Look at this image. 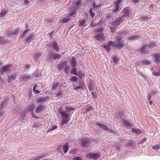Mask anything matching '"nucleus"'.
<instances>
[{
  "label": "nucleus",
  "instance_id": "1",
  "mask_svg": "<svg viewBox=\"0 0 160 160\" xmlns=\"http://www.w3.org/2000/svg\"><path fill=\"white\" fill-rule=\"evenodd\" d=\"M156 46L154 43H151L148 44H146L144 46H142L139 50L135 52V54L137 55H139V53L141 54L144 55L148 53L149 52L152 51V49Z\"/></svg>",
  "mask_w": 160,
  "mask_h": 160
},
{
  "label": "nucleus",
  "instance_id": "2",
  "mask_svg": "<svg viewBox=\"0 0 160 160\" xmlns=\"http://www.w3.org/2000/svg\"><path fill=\"white\" fill-rule=\"evenodd\" d=\"M70 14L66 17L63 18L61 20V22L62 23H65L68 22L70 20L72 19V18L75 17L76 13V8L73 7L70 9Z\"/></svg>",
  "mask_w": 160,
  "mask_h": 160
},
{
  "label": "nucleus",
  "instance_id": "3",
  "mask_svg": "<svg viewBox=\"0 0 160 160\" xmlns=\"http://www.w3.org/2000/svg\"><path fill=\"white\" fill-rule=\"evenodd\" d=\"M57 67L59 71L64 69L66 74L68 75L69 74V66L68 65L66 61H64L60 63L58 65Z\"/></svg>",
  "mask_w": 160,
  "mask_h": 160
},
{
  "label": "nucleus",
  "instance_id": "4",
  "mask_svg": "<svg viewBox=\"0 0 160 160\" xmlns=\"http://www.w3.org/2000/svg\"><path fill=\"white\" fill-rule=\"evenodd\" d=\"M18 29L8 30L5 32V34L7 37H15L18 36Z\"/></svg>",
  "mask_w": 160,
  "mask_h": 160
},
{
  "label": "nucleus",
  "instance_id": "5",
  "mask_svg": "<svg viewBox=\"0 0 160 160\" xmlns=\"http://www.w3.org/2000/svg\"><path fill=\"white\" fill-rule=\"evenodd\" d=\"M62 119V125L67 124L70 120L69 114L65 111H62L60 112Z\"/></svg>",
  "mask_w": 160,
  "mask_h": 160
},
{
  "label": "nucleus",
  "instance_id": "6",
  "mask_svg": "<svg viewBox=\"0 0 160 160\" xmlns=\"http://www.w3.org/2000/svg\"><path fill=\"white\" fill-rule=\"evenodd\" d=\"M61 57V55L58 53L52 52L48 55L47 60L49 61H52L54 59H59Z\"/></svg>",
  "mask_w": 160,
  "mask_h": 160
},
{
  "label": "nucleus",
  "instance_id": "7",
  "mask_svg": "<svg viewBox=\"0 0 160 160\" xmlns=\"http://www.w3.org/2000/svg\"><path fill=\"white\" fill-rule=\"evenodd\" d=\"M122 0H117L114 2L115 5L113 6L112 12L113 13H118L121 9L120 3Z\"/></svg>",
  "mask_w": 160,
  "mask_h": 160
},
{
  "label": "nucleus",
  "instance_id": "8",
  "mask_svg": "<svg viewBox=\"0 0 160 160\" xmlns=\"http://www.w3.org/2000/svg\"><path fill=\"white\" fill-rule=\"evenodd\" d=\"M97 125L99 126V128L104 131H106L108 132L110 134L112 135L116 134V132L112 130L109 129V128L106 125L100 123H98Z\"/></svg>",
  "mask_w": 160,
  "mask_h": 160
},
{
  "label": "nucleus",
  "instance_id": "9",
  "mask_svg": "<svg viewBox=\"0 0 160 160\" xmlns=\"http://www.w3.org/2000/svg\"><path fill=\"white\" fill-rule=\"evenodd\" d=\"M90 145V140L88 138H82L81 140V145L83 148L88 147Z\"/></svg>",
  "mask_w": 160,
  "mask_h": 160
},
{
  "label": "nucleus",
  "instance_id": "10",
  "mask_svg": "<svg viewBox=\"0 0 160 160\" xmlns=\"http://www.w3.org/2000/svg\"><path fill=\"white\" fill-rule=\"evenodd\" d=\"M94 37L96 40L100 42L103 41L105 39L104 33H101L96 34Z\"/></svg>",
  "mask_w": 160,
  "mask_h": 160
},
{
  "label": "nucleus",
  "instance_id": "11",
  "mask_svg": "<svg viewBox=\"0 0 160 160\" xmlns=\"http://www.w3.org/2000/svg\"><path fill=\"white\" fill-rule=\"evenodd\" d=\"M13 64H10L2 67L0 69V73L1 75L4 72H7L9 70V68H12Z\"/></svg>",
  "mask_w": 160,
  "mask_h": 160
},
{
  "label": "nucleus",
  "instance_id": "12",
  "mask_svg": "<svg viewBox=\"0 0 160 160\" xmlns=\"http://www.w3.org/2000/svg\"><path fill=\"white\" fill-rule=\"evenodd\" d=\"M129 15V11L128 8H124L119 14L120 18H128Z\"/></svg>",
  "mask_w": 160,
  "mask_h": 160
},
{
  "label": "nucleus",
  "instance_id": "13",
  "mask_svg": "<svg viewBox=\"0 0 160 160\" xmlns=\"http://www.w3.org/2000/svg\"><path fill=\"white\" fill-rule=\"evenodd\" d=\"M50 49H52L56 52H59L60 50L59 48L57 42H53L49 44L48 46Z\"/></svg>",
  "mask_w": 160,
  "mask_h": 160
},
{
  "label": "nucleus",
  "instance_id": "14",
  "mask_svg": "<svg viewBox=\"0 0 160 160\" xmlns=\"http://www.w3.org/2000/svg\"><path fill=\"white\" fill-rule=\"evenodd\" d=\"M154 62L157 64H160V53H155L153 55Z\"/></svg>",
  "mask_w": 160,
  "mask_h": 160
},
{
  "label": "nucleus",
  "instance_id": "15",
  "mask_svg": "<svg viewBox=\"0 0 160 160\" xmlns=\"http://www.w3.org/2000/svg\"><path fill=\"white\" fill-rule=\"evenodd\" d=\"M99 155L97 153L87 154V157L90 159H96L99 158Z\"/></svg>",
  "mask_w": 160,
  "mask_h": 160
},
{
  "label": "nucleus",
  "instance_id": "16",
  "mask_svg": "<svg viewBox=\"0 0 160 160\" xmlns=\"http://www.w3.org/2000/svg\"><path fill=\"white\" fill-rule=\"evenodd\" d=\"M122 21V19L121 18H117L114 21L112 22V25L114 27L118 26Z\"/></svg>",
  "mask_w": 160,
  "mask_h": 160
},
{
  "label": "nucleus",
  "instance_id": "17",
  "mask_svg": "<svg viewBox=\"0 0 160 160\" xmlns=\"http://www.w3.org/2000/svg\"><path fill=\"white\" fill-rule=\"evenodd\" d=\"M95 86V83L93 82V81L91 79L90 80L88 83V88L89 91L92 92L94 89Z\"/></svg>",
  "mask_w": 160,
  "mask_h": 160
},
{
  "label": "nucleus",
  "instance_id": "18",
  "mask_svg": "<svg viewBox=\"0 0 160 160\" xmlns=\"http://www.w3.org/2000/svg\"><path fill=\"white\" fill-rule=\"evenodd\" d=\"M48 99V97H40L36 101L37 103H40V104H42L47 100Z\"/></svg>",
  "mask_w": 160,
  "mask_h": 160
},
{
  "label": "nucleus",
  "instance_id": "19",
  "mask_svg": "<svg viewBox=\"0 0 160 160\" xmlns=\"http://www.w3.org/2000/svg\"><path fill=\"white\" fill-rule=\"evenodd\" d=\"M125 112L123 111H119L118 112L115 113L116 116L118 118H121L123 117Z\"/></svg>",
  "mask_w": 160,
  "mask_h": 160
},
{
  "label": "nucleus",
  "instance_id": "20",
  "mask_svg": "<svg viewBox=\"0 0 160 160\" xmlns=\"http://www.w3.org/2000/svg\"><path fill=\"white\" fill-rule=\"evenodd\" d=\"M45 107L43 105H40L35 109V113H39L44 110L45 109Z\"/></svg>",
  "mask_w": 160,
  "mask_h": 160
},
{
  "label": "nucleus",
  "instance_id": "21",
  "mask_svg": "<svg viewBox=\"0 0 160 160\" xmlns=\"http://www.w3.org/2000/svg\"><path fill=\"white\" fill-rule=\"evenodd\" d=\"M16 74L14 73H13L8 76V82H12L13 80H15L16 79Z\"/></svg>",
  "mask_w": 160,
  "mask_h": 160
},
{
  "label": "nucleus",
  "instance_id": "22",
  "mask_svg": "<svg viewBox=\"0 0 160 160\" xmlns=\"http://www.w3.org/2000/svg\"><path fill=\"white\" fill-rule=\"evenodd\" d=\"M70 63L72 67H75L77 64V62L75 58L73 57L71 59Z\"/></svg>",
  "mask_w": 160,
  "mask_h": 160
},
{
  "label": "nucleus",
  "instance_id": "23",
  "mask_svg": "<svg viewBox=\"0 0 160 160\" xmlns=\"http://www.w3.org/2000/svg\"><path fill=\"white\" fill-rule=\"evenodd\" d=\"M130 121L129 120H124L122 121V123L124 126L129 128L132 127Z\"/></svg>",
  "mask_w": 160,
  "mask_h": 160
},
{
  "label": "nucleus",
  "instance_id": "24",
  "mask_svg": "<svg viewBox=\"0 0 160 160\" xmlns=\"http://www.w3.org/2000/svg\"><path fill=\"white\" fill-rule=\"evenodd\" d=\"M63 150L64 153H66L68 152L69 147L68 144V143H66L65 144L63 145L62 146Z\"/></svg>",
  "mask_w": 160,
  "mask_h": 160
},
{
  "label": "nucleus",
  "instance_id": "25",
  "mask_svg": "<svg viewBox=\"0 0 160 160\" xmlns=\"http://www.w3.org/2000/svg\"><path fill=\"white\" fill-rule=\"evenodd\" d=\"M104 30V28L101 27L99 28H97L94 30V32H95L96 34H99L101 33H103Z\"/></svg>",
  "mask_w": 160,
  "mask_h": 160
},
{
  "label": "nucleus",
  "instance_id": "26",
  "mask_svg": "<svg viewBox=\"0 0 160 160\" xmlns=\"http://www.w3.org/2000/svg\"><path fill=\"white\" fill-rule=\"evenodd\" d=\"M142 65H148L151 64V62L146 59H144L140 61Z\"/></svg>",
  "mask_w": 160,
  "mask_h": 160
},
{
  "label": "nucleus",
  "instance_id": "27",
  "mask_svg": "<svg viewBox=\"0 0 160 160\" xmlns=\"http://www.w3.org/2000/svg\"><path fill=\"white\" fill-rule=\"evenodd\" d=\"M34 35L33 34H31L27 38L26 40V42L29 44L30 42H31L32 40L34 39Z\"/></svg>",
  "mask_w": 160,
  "mask_h": 160
},
{
  "label": "nucleus",
  "instance_id": "28",
  "mask_svg": "<svg viewBox=\"0 0 160 160\" xmlns=\"http://www.w3.org/2000/svg\"><path fill=\"white\" fill-rule=\"evenodd\" d=\"M139 38V37L138 36L135 35H133L132 36H130L129 38L128 39V40H130L129 41H134L135 40H136Z\"/></svg>",
  "mask_w": 160,
  "mask_h": 160
},
{
  "label": "nucleus",
  "instance_id": "29",
  "mask_svg": "<svg viewBox=\"0 0 160 160\" xmlns=\"http://www.w3.org/2000/svg\"><path fill=\"white\" fill-rule=\"evenodd\" d=\"M30 29H26V30H25L24 31V32L23 33H21L20 34V36H19L20 38H23L25 37V36L27 34V33H28V31H30Z\"/></svg>",
  "mask_w": 160,
  "mask_h": 160
},
{
  "label": "nucleus",
  "instance_id": "30",
  "mask_svg": "<svg viewBox=\"0 0 160 160\" xmlns=\"http://www.w3.org/2000/svg\"><path fill=\"white\" fill-rule=\"evenodd\" d=\"M77 76H78L80 79H82V78L84 76L83 72L81 71H78L77 73Z\"/></svg>",
  "mask_w": 160,
  "mask_h": 160
},
{
  "label": "nucleus",
  "instance_id": "31",
  "mask_svg": "<svg viewBox=\"0 0 160 160\" xmlns=\"http://www.w3.org/2000/svg\"><path fill=\"white\" fill-rule=\"evenodd\" d=\"M71 73L75 75H77V70L75 67H72V68L71 71Z\"/></svg>",
  "mask_w": 160,
  "mask_h": 160
},
{
  "label": "nucleus",
  "instance_id": "32",
  "mask_svg": "<svg viewBox=\"0 0 160 160\" xmlns=\"http://www.w3.org/2000/svg\"><path fill=\"white\" fill-rule=\"evenodd\" d=\"M41 55V54L40 53L36 52L34 54V58L35 61L38 60V58H39Z\"/></svg>",
  "mask_w": 160,
  "mask_h": 160
},
{
  "label": "nucleus",
  "instance_id": "33",
  "mask_svg": "<svg viewBox=\"0 0 160 160\" xmlns=\"http://www.w3.org/2000/svg\"><path fill=\"white\" fill-rule=\"evenodd\" d=\"M102 46L103 48L105 49L108 52H109V51L111 50L110 46H109L108 44L107 45L105 44Z\"/></svg>",
  "mask_w": 160,
  "mask_h": 160
},
{
  "label": "nucleus",
  "instance_id": "34",
  "mask_svg": "<svg viewBox=\"0 0 160 160\" xmlns=\"http://www.w3.org/2000/svg\"><path fill=\"white\" fill-rule=\"evenodd\" d=\"M132 131L134 133L136 134H139L141 133V131L140 130L138 129H136L133 128L132 129Z\"/></svg>",
  "mask_w": 160,
  "mask_h": 160
},
{
  "label": "nucleus",
  "instance_id": "35",
  "mask_svg": "<svg viewBox=\"0 0 160 160\" xmlns=\"http://www.w3.org/2000/svg\"><path fill=\"white\" fill-rule=\"evenodd\" d=\"M7 12L6 10H2L0 13V17L3 18L5 16L7 13Z\"/></svg>",
  "mask_w": 160,
  "mask_h": 160
},
{
  "label": "nucleus",
  "instance_id": "36",
  "mask_svg": "<svg viewBox=\"0 0 160 160\" xmlns=\"http://www.w3.org/2000/svg\"><path fill=\"white\" fill-rule=\"evenodd\" d=\"M34 75L37 77H40L41 76V73L40 70H36L34 72Z\"/></svg>",
  "mask_w": 160,
  "mask_h": 160
},
{
  "label": "nucleus",
  "instance_id": "37",
  "mask_svg": "<svg viewBox=\"0 0 160 160\" xmlns=\"http://www.w3.org/2000/svg\"><path fill=\"white\" fill-rule=\"evenodd\" d=\"M59 83V82H57V83H53L52 84V89L55 90L56 89L58 86Z\"/></svg>",
  "mask_w": 160,
  "mask_h": 160
},
{
  "label": "nucleus",
  "instance_id": "38",
  "mask_svg": "<svg viewBox=\"0 0 160 160\" xmlns=\"http://www.w3.org/2000/svg\"><path fill=\"white\" fill-rule=\"evenodd\" d=\"M112 58L115 63H117L119 61V59L117 56H113Z\"/></svg>",
  "mask_w": 160,
  "mask_h": 160
},
{
  "label": "nucleus",
  "instance_id": "39",
  "mask_svg": "<svg viewBox=\"0 0 160 160\" xmlns=\"http://www.w3.org/2000/svg\"><path fill=\"white\" fill-rule=\"evenodd\" d=\"M149 17L147 16H142L140 18V19L144 21H146L149 19Z\"/></svg>",
  "mask_w": 160,
  "mask_h": 160
},
{
  "label": "nucleus",
  "instance_id": "40",
  "mask_svg": "<svg viewBox=\"0 0 160 160\" xmlns=\"http://www.w3.org/2000/svg\"><path fill=\"white\" fill-rule=\"evenodd\" d=\"M78 148H74L70 150L69 153L72 154H75L78 151Z\"/></svg>",
  "mask_w": 160,
  "mask_h": 160
},
{
  "label": "nucleus",
  "instance_id": "41",
  "mask_svg": "<svg viewBox=\"0 0 160 160\" xmlns=\"http://www.w3.org/2000/svg\"><path fill=\"white\" fill-rule=\"evenodd\" d=\"M34 107V104H32L29 106L28 108V111H29L31 113L33 112V109Z\"/></svg>",
  "mask_w": 160,
  "mask_h": 160
},
{
  "label": "nucleus",
  "instance_id": "42",
  "mask_svg": "<svg viewBox=\"0 0 160 160\" xmlns=\"http://www.w3.org/2000/svg\"><path fill=\"white\" fill-rule=\"evenodd\" d=\"M152 148L154 150H160V144H155L152 146Z\"/></svg>",
  "mask_w": 160,
  "mask_h": 160
},
{
  "label": "nucleus",
  "instance_id": "43",
  "mask_svg": "<svg viewBox=\"0 0 160 160\" xmlns=\"http://www.w3.org/2000/svg\"><path fill=\"white\" fill-rule=\"evenodd\" d=\"M8 41L5 40L3 37H0V44H2Z\"/></svg>",
  "mask_w": 160,
  "mask_h": 160
},
{
  "label": "nucleus",
  "instance_id": "44",
  "mask_svg": "<svg viewBox=\"0 0 160 160\" xmlns=\"http://www.w3.org/2000/svg\"><path fill=\"white\" fill-rule=\"evenodd\" d=\"M156 8V6L154 4H152L149 7V9L150 11H152Z\"/></svg>",
  "mask_w": 160,
  "mask_h": 160
},
{
  "label": "nucleus",
  "instance_id": "45",
  "mask_svg": "<svg viewBox=\"0 0 160 160\" xmlns=\"http://www.w3.org/2000/svg\"><path fill=\"white\" fill-rule=\"evenodd\" d=\"M66 111L68 112H70L74 110V108H73L66 107L65 108Z\"/></svg>",
  "mask_w": 160,
  "mask_h": 160
},
{
  "label": "nucleus",
  "instance_id": "46",
  "mask_svg": "<svg viewBox=\"0 0 160 160\" xmlns=\"http://www.w3.org/2000/svg\"><path fill=\"white\" fill-rule=\"evenodd\" d=\"M78 79L76 76H73L70 79V81L75 82L77 81Z\"/></svg>",
  "mask_w": 160,
  "mask_h": 160
},
{
  "label": "nucleus",
  "instance_id": "47",
  "mask_svg": "<svg viewBox=\"0 0 160 160\" xmlns=\"http://www.w3.org/2000/svg\"><path fill=\"white\" fill-rule=\"evenodd\" d=\"M123 47V45L122 44H120V43H118L117 44H116L115 45V47L116 48L120 49L121 48Z\"/></svg>",
  "mask_w": 160,
  "mask_h": 160
},
{
  "label": "nucleus",
  "instance_id": "48",
  "mask_svg": "<svg viewBox=\"0 0 160 160\" xmlns=\"http://www.w3.org/2000/svg\"><path fill=\"white\" fill-rule=\"evenodd\" d=\"M58 128L57 126H54L53 127H52L51 128H50L49 129H48V132H51L52 131H53L55 129H57Z\"/></svg>",
  "mask_w": 160,
  "mask_h": 160
},
{
  "label": "nucleus",
  "instance_id": "49",
  "mask_svg": "<svg viewBox=\"0 0 160 160\" xmlns=\"http://www.w3.org/2000/svg\"><path fill=\"white\" fill-rule=\"evenodd\" d=\"M82 87L79 86L77 85H75L74 86V89L77 91H78L79 90H82Z\"/></svg>",
  "mask_w": 160,
  "mask_h": 160
},
{
  "label": "nucleus",
  "instance_id": "50",
  "mask_svg": "<svg viewBox=\"0 0 160 160\" xmlns=\"http://www.w3.org/2000/svg\"><path fill=\"white\" fill-rule=\"evenodd\" d=\"M41 126V124L40 122H38L34 124L33 127L34 128H39Z\"/></svg>",
  "mask_w": 160,
  "mask_h": 160
},
{
  "label": "nucleus",
  "instance_id": "51",
  "mask_svg": "<svg viewBox=\"0 0 160 160\" xmlns=\"http://www.w3.org/2000/svg\"><path fill=\"white\" fill-rule=\"evenodd\" d=\"M115 44V42L109 41L108 44L110 46L111 45L112 47Z\"/></svg>",
  "mask_w": 160,
  "mask_h": 160
},
{
  "label": "nucleus",
  "instance_id": "52",
  "mask_svg": "<svg viewBox=\"0 0 160 160\" xmlns=\"http://www.w3.org/2000/svg\"><path fill=\"white\" fill-rule=\"evenodd\" d=\"M93 108L92 106H89L86 109V110L87 112H89L90 111L92 110Z\"/></svg>",
  "mask_w": 160,
  "mask_h": 160
},
{
  "label": "nucleus",
  "instance_id": "53",
  "mask_svg": "<svg viewBox=\"0 0 160 160\" xmlns=\"http://www.w3.org/2000/svg\"><path fill=\"white\" fill-rule=\"evenodd\" d=\"M85 20H82L81 21L79 24V25L80 26H84Z\"/></svg>",
  "mask_w": 160,
  "mask_h": 160
},
{
  "label": "nucleus",
  "instance_id": "54",
  "mask_svg": "<svg viewBox=\"0 0 160 160\" xmlns=\"http://www.w3.org/2000/svg\"><path fill=\"white\" fill-rule=\"evenodd\" d=\"M62 93V91L60 90L56 93V95L57 97H60Z\"/></svg>",
  "mask_w": 160,
  "mask_h": 160
},
{
  "label": "nucleus",
  "instance_id": "55",
  "mask_svg": "<svg viewBox=\"0 0 160 160\" xmlns=\"http://www.w3.org/2000/svg\"><path fill=\"white\" fill-rule=\"evenodd\" d=\"M74 6L77 7H78H78L80 6V1H78L77 2H76L75 3H74Z\"/></svg>",
  "mask_w": 160,
  "mask_h": 160
},
{
  "label": "nucleus",
  "instance_id": "56",
  "mask_svg": "<svg viewBox=\"0 0 160 160\" xmlns=\"http://www.w3.org/2000/svg\"><path fill=\"white\" fill-rule=\"evenodd\" d=\"M97 25V24L94 22L93 21H92L91 22V25L92 27H94V26H96Z\"/></svg>",
  "mask_w": 160,
  "mask_h": 160
},
{
  "label": "nucleus",
  "instance_id": "57",
  "mask_svg": "<svg viewBox=\"0 0 160 160\" xmlns=\"http://www.w3.org/2000/svg\"><path fill=\"white\" fill-rule=\"evenodd\" d=\"M152 75L154 76H160L159 72H152Z\"/></svg>",
  "mask_w": 160,
  "mask_h": 160
},
{
  "label": "nucleus",
  "instance_id": "58",
  "mask_svg": "<svg viewBox=\"0 0 160 160\" xmlns=\"http://www.w3.org/2000/svg\"><path fill=\"white\" fill-rule=\"evenodd\" d=\"M155 93V92L154 91H152L151 92L150 94L149 95L148 97V99L149 100L150 98L152 97V96Z\"/></svg>",
  "mask_w": 160,
  "mask_h": 160
},
{
  "label": "nucleus",
  "instance_id": "59",
  "mask_svg": "<svg viewBox=\"0 0 160 160\" xmlns=\"http://www.w3.org/2000/svg\"><path fill=\"white\" fill-rule=\"evenodd\" d=\"M116 42V43H120L122 42V40L120 38H118Z\"/></svg>",
  "mask_w": 160,
  "mask_h": 160
},
{
  "label": "nucleus",
  "instance_id": "60",
  "mask_svg": "<svg viewBox=\"0 0 160 160\" xmlns=\"http://www.w3.org/2000/svg\"><path fill=\"white\" fill-rule=\"evenodd\" d=\"M128 146H132L133 145V142L132 141H130L128 143Z\"/></svg>",
  "mask_w": 160,
  "mask_h": 160
},
{
  "label": "nucleus",
  "instance_id": "61",
  "mask_svg": "<svg viewBox=\"0 0 160 160\" xmlns=\"http://www.w3.org/2000/svg\"><path fill=\"white\" fill-rule=\"evenodd\" d=\"M132 2L134 4L138 3L139 2V0H132Z\"/></svg>",
  "mask_w": 160,
  "mask_h": 160
},
{
  "label": "nucleus",
  "instance_id": "62",
  "mask_svg": "<svg viewBox=\"0 0 160 160\" xmlns=\"http://www.w3.org/2000/svg\"><path fill=\"white\" fill-rule=\"evenodd\" d=\"M30 3V2L28 0H25L24 1V4L25 5H28Z\"/></svg>",
  "mask_w": 160,
  "mask_h": 160
},
{
  "label": "nucleus",
  "instance_id": "63",
  "mask_svg": "<svg viewBox=\"0 0 160 160\" xmlns=\"http://www.w3.org/2000/svg\"><path fill=\"white\" fill-rule=\"evenodd\" d=\"M90 13L91 17L92 18H93L95 16V14H94V12H92L91 11L90 12Z\"/></svg>",
  "mask_w": 160,
  "mask_h": 160
},
{
  "label": "nucleus",
  "instance_id": "64",
  "mask_svg": "<svg viewBox=\"0 0 160 160\" xmlns=\"http://www.w3.org/2000/svg\"><path fill=\"white\" fill-rule=\"evenodd\" d=\"M73 159L74 160H81L80 157H77L74 158Z\"/></svg>",
  "mask_w": 160,
  "mask_h": 160
}]
</instances>
